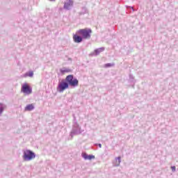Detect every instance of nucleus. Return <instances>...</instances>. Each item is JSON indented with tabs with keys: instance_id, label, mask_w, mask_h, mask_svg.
<instances>
[{
	"instance_id": "obj_1",
	"label": "nucleus",
	"mask_w": 178,
	"mask_h": 178,
	"mask_svg": "<svg viewBox=\"0 0 178 178\" xmlns=\"http://www.w3.org/2000/svg\"><path fill=\"white\" fill-rule=\"evenodd\" d=\"M92 33V30L88 28H85L77 31V34H79V35H81L83 40H90V38H91Z\"/></svg>"
},
{
	"instance_id": "obj_2",
	"label": "nucleus",
	"mask_w": 178,
	"mask_h": 178,
	"mask_svg": "<svg viewBox=\"0 0 178 178\" xmlns=\"http://www.w3.org/2000/svg\"><path fill=\"white\" fill-rule=\"evenodd\" d=\"M65 79L68 83V86L72 87V88H76V87H79V79L74 77V75L70 74L67 75Z\"/></svg>"
},
{
	"instance_id": "obj_3",
	"label": "nucleus",
	"mask_w": 178,
	"mask_h": 178,
	"mask_svg": "<svg viewBox=\"0 0 178 178\" xmlns=\"http://www.w3.org/2000/svg\"><path fill=\"white\" fill-rule=\"evenodd\" d=\"M69 87V83L65 78V79H62L61 81L58 82L57 91H58V92H63V91H65V90H67Z\"/></svg>"
},
{
	"instance_id": "obj_4",
	"label": "nucleus",
	"mask_w": 178,
	"mask_h": 178,
	"mask_svg": "<svg viewBox=\"0 0 178 178\" xmlns=\"http://www.w3.org/2000/svg\"><path fill=\"white\" fill-rule=\"evenodd\" d=\"M84 130L81 129L80 124L72 125V129L70 133V136L73 138L74 136H79V134H81Z\"/></svg>"
},
{
	"instance_id": "obj_5",
	"label": "nucleus",
	"mask_w": 178,
	"mask_h": 178,
	"mask_svg": "<svg viewBox=\"0 0 178 178\" xmlns=\"http://www.w3.org/2000/svg\"><path fill=\"white\" fill-rule=\"evenodd\" d=\"M24 161H32V159H34L35 158V153L30 149H27L24 152Z\"/></svg>"
},
{
	"instance_id": "obj_6",
	"label": "nucleus",
	"mask_w": 178,
	"mask_h": 178,
	"mask_svg": "<svg viewBox=\"0 0 178 178\" xmlns=\"http://www.w3.org/2000/svg\"><path fill=\"white\" fill-rule=\"evenodd\" d=\"M23 93L26 95H30L33 93V88L27 83H23Z\"/></svg>"
},
{
	"instance_id": "obj_7",
	"label": "nucleus",
	"mask_w": 178,
	"mask_h": 178,
	"mask_svg": "<svg viewBox=\"0 0 178 178\" xmlns=\"http://www.w3.org/2000/svg\"><path fill=\"white\" fill-rule=\"evenodd\" d=\"M74 5V1H73V0H66V1L64 3L63 8L65 10H70Z\"/></svg>"
},
{
	"instance_id": "obj_8",
	"label": "nucleus",
	"mask_w": 178,
	"mask_h": 178,
	"mask_svg": "<svg viewBox=\"0 0 178 178\" xmlns=\"http://www.w3.org/2000/svg\"><path fill=\"white\" fill-rule=\"evenodd\" d=\"M73 40L76 44H80V42H83L84 39L81 35L75 34L73 35Z\"/></svg>"
},
{
	"instance_id": "obj_9",
	"label": "nucleus",
	"mask_w": 178,
	"mask_h": 178,
	"mask_svg": "<svg viewBox=\"0 0 178 178\" xmlns=\"http://www.w3.org/2000/svg\"><path fill=\"white\" fill-rule=\"evenodd\" d=\"M82 158H83L85 161H91V159H95V156L92 154H88L86 153H82Z\"/></svg>"
},
{
	"instance_id": "obj_10",
	"label": "nucleus",
	"mask_w": 178,
	"mask_h": 178,
	"mask_svg": "<svg viewBox=\"0 0 178 178\" xmlns=\"http://www.w3.org/2000/svg\"><path fill=\"white\" fill-rule=\"evenodd\" d=\"M104 51H105V47H100L96 49L94 51L93 55H95V56H98V55L101 54V52H104Z\"/></svg>"
},
{
	"instance_id": "obj_11",
	"label": "nucleus",
	"mask_w": 178,
	"mask_h": 178,
	"mask_svg": "<svg viewBox=\"0 0 178 178\" xmlns=\"http://www.w3.org/2000/svg\"><path fill=\"white\" fill-rule=\"evenodd\" d=\"M34 105L33 104H28L25 108H24V111H28V112H31V111H33L34 109Z\"/></svg>"
},
{
	"instance_id": "obj_12",
	"label": "nucleus",
	"mask_w": 178,
	"mask_h": 178,
	"mask_svg": "<svg viewBox=\"0 0 178 178\" xmlns=\"http://www.w3.org/2000/svg\"><path fill=\"white\" fill-rule=\"evenodd\" d=\"M33 76H34V72L33 71L27 72L23 75V77H33Z\"/></svg>"
},
{
	"instance_id": "obj_13",
	"label": "nucleus",
	"mask_w": 178,
	"mask_h": 178,
	"mask_svg": "<svg viewBox=\"0 0 178 178\" xmlns=\"http://www.w3.org/2000/svg\"><path fill=\"white\" fill-rule=\"evenodd\" d=\"M88 10L86 7H82L81 11L79 13V16H82L83 15H86L87 13Z\"/></svg>"
},
{
	"instance_id": "obj_14",
	"label": "nucleus",
	"mask_w": 178,
	"mask_h": 178,
	"mask_svg": "<svg viewBox=\"0 0 178 178\" xmlns=\"http://www.w3.org/2000/svg\"><path fill=\"white\" fill-rule=\"evenodd\" d=\"M122 157L120 156H118L117 158H115V161H116V163L115 164H114L115 166H120V162H122Z\"/></svg>"
},
{
	"instance_id": "obj_15",
	"label": "nucleus",
	"mask_w": 178,
	"mask_h": 178,
	"mask_svg": "<svg viewBox=\"0 0 178 178\" xmlns=\"http://www.w3.org/2000/svg\"><path fill=\"white\" fill-rule=\"evenodd\" d=\"M60 72L61 74H65V73H70V72H72V70L68 68H64L63 70H60Z\"/></svg>"
},
{
	"instance_id": "obj_16",
	"label": "nucleus",
	"mask_w": 178,
	"mask_h": 178,
	"mask_svg": "<svg viewBox=\"0 0 178 178\" xmlns=\"http://www.w3.org/2000/svg\"><path fill=\"white\" fill-rule=\"evenodd\" d=\"M3 111H5V104L0 103V116L3 113Z\"/></svg>"
},
{
	"instance_id": "obj_17",
	"label": "nucleus",
	"mask_w": 178,
	"mask_h": 178,
	"mask_svg": "<svg viewBox=\"0 0 178 178\" xmlns=\"http://www.w3.org/2000/svg\"><path fill=\"white\" fill-rule=\"evenodd\" d=\"M72 116H73L72 125L79 124V122H77V119L76 118V115L74 114H72Z\"/></svg>"
},
{
	"instance_id": "obj_18",
	"label": "nucleus",
	"mask_w": 178,
	"mask_h": 178,
	"mask_svg": "<svg viewBox=\"0 0 178 178\" xmlns=\"http://www.w3.org/2000/svg\"><path fill=\"white\" fill-rule=\"evenodd\" d=\"M127 10H129L130 13H131V10H133V12H136V9H134V8L131 6H127Z\"/></svg>"
},
{
	"instance_id": "obj_19",
	"label": "nucleus",
	"mask_w": 178,
	"mask_h": 178,
	"mask_svg": "<svg viewBox=\"0 0 178 178\" xmlns=\"http://www.w3.org/2000/svg\"><path fill=\"white\" fill-rule=\"evenodd\" d=\"M112 66H115L114 63H106L105 64V67H112Z\"/></svg>"
},
{
	"instance_id": "obj_20",
	"label": "nucleus",
	"mask_w": 178,
	"mask_h": 178,
	"mask_svg": "<svg viewBox=\"0 0 178 178\" xmlns=\"http://www.w3.org/2000/svg\"><path fill=\"white\" fill-rule=\"evenodd\" d=\"M129 80L131 83H133V81H134V76H133V74H129Z\"/></svg>"
},
{
	"instance_id": "obj_21",
	"label": "nucleus",
	"mask_w": 178,
	"mask_h": 178,
	"mask_svg": "<svg viewBox=\"0 0 178 178\" xmlns=\"http://www.w3.org/2000/svg\"><path fill=\"white\" fill-rule=\"evenodd\" d=\"M95 145L98 146L99 148H102V144H101V143H96V144H95Z\"/></svg>"
},
{
	"instance_id": "obj_22",
	"label": "nucleus",
	"mask_w": 178,
	"mask_h": 178,
	"mask_svg": "<svg viewBox=\"0 0 178 178\" xmlns=\"http://www.w3.org/2000/svg\"><path fill=\"white\" fill-rule=\"evenodd\" d=\"M171 169H172L173 172H176V166H175V165L171 166Z\"/></svg>"
},
{
	"instance_id": "obj_23",
	"label": "nucleus",
	"mask_w": 178,
	"mask_h": 178,
	"mask_svg": "<svg viewBox=\"0 0 178 178\" xmlns=\"http://www.w3.org/2000/svg\"><path fill=\"white\" fill-rule=\"evenodd\" d=\"M21 92H23V83L21 84Z\"/></svg>"
},
{
	"instance_id": "obj_24",
	"label": "nucleus",
	"mask_w": 178,
	"mask_h": 178,
	"mask_svg": "<svg viewBox=\"0 0 178 178\" xmlns=\"http://www.w3.org/2000/svg\"><path fill=\"white\" fill-rule=\"evenodd\" d=\"M68 60H72V58H68Z\"/></svg>"
},
{
	"instance_id": "obj_25",
	"label": "nucleus",
	"mask_w": 178,
	"mask_h": 178,
	"mask_svg": "<svg viewBox=\"0 0 178 178\" xmlns=\"http://www.w3.org/2000/svg\"><path fill=\"white\" fill-rule=\"evenodd\" d=\"M49 1H51V2H54L55 0H49Z\"/></svg>"
},
{
	"instance_id": "obj_26",
	"label": "nucleus",
	"mask_w": 178,
	"mask_h": 178,
	"mask_svg": "<svg viewBox=\"0 0 178 178\" xmlns=\"http://www.w3.org/2000/svg\"><path fill=\"white\" fill-rule=\"evenodd\" d=\"M17 65H20V63L18 62V63H17Z\"/></svg>"
}]
</instances>
